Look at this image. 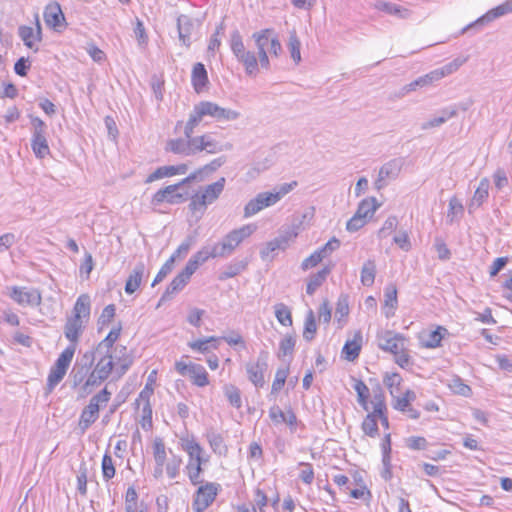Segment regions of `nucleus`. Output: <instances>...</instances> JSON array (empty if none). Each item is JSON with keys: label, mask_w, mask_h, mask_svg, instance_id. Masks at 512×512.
Returning <instances> with one entry per match:
<instances>
[{"label": "nucleus", "mask_w": 512, "mask_h": 512, "mask_svg": "<svg viewBox=\"0 0 512 512\" xmlns=\"http://www.w3.org/2000/svg\"><path fill=\"white\" fill-rule=\"evenodd\" d=\"M371 404L373 406V411L369 412L370 414H374L375 416H381L387 412L385 398L381 392L373 396Z\"/></svg>", "instance_id": "obj_62"}, {"label": "nucleus", "mask_w": 512, "mask_h": 512, "mask_svg": "<svg viewBox=\"0 0 512 512\" xmlns=\"http://www.w3.org/2000/svg\"><path fill=\"white\" fill-rule=\"evenodd\" d=\"M240 116L239 111L221 107L212 101H200L193 106L186 122L182 120L176 122L175 131L183 129L184 137L168 140L166 151L184 157L194 156L201 152L217 154L231 151L233 144L218 141L214 133L206 132L194 136V132L206 117H210L217 122H230L239 119Z\"/></svg>", "instance_id": "obj_1"}, {"label": "nucleus", "mask_w": 512, "mask_h": 512, "mask_svg": "<svg viewBox=\"0 0 512 512\" xmlns=\"http://www.w3.org/2000/svg\"><path fill=\"white\" fill-rule=\"evenodd\" d=\"M361 428L365 435L371 438L377 437L379 435L378 416L368 413L362 422Z\"/></svg>", "instance_id": "obj_43"}, {"label": "nucleus", "mask_w": 512, "mask_h": 512, "mask_svg": "<svg viewBox=\"0 0 512 512\" xmlns=\"http://www.w3.org/2000/svg\"><path fill=\"white\" fill-rule=\"evenodd\" d=\"M97 355H101L100 359L96 363L94 370L98 374L99 379L106 380L109 375L112 373L114 368V361L111 353H93Z\"/></svg>", "instance_id": "obj_30"}, {"label": "nucleus", "mask_w": 512, "mask_h": 512, "mask_svg": "<svg viewBox=\"0 0 512 512\" xmlns=\"http://www.w3.org/2000/svg\"><path fill=\"white\" fill-rule=\"evenodd\" d=\"M490 181L488 178H482L469 204V212L479 208L489 196Z\"/></svg>", "instance_id": "obj_26"}, {"label": "nucleus", "mask_w": 512, "mask_h": 512, "mask_svg": "<svg viewBox=\"0 0 512 512\" xmlns=\"http://www.w3.org/2000/svg\"><path fill=\"white\" fill-rule=\"evenodd\" d=\"M268 358V352L261 351L255 362H249L245 366L248 379L255 387H263L265 384L264 374L268 369Z\"/></svg>", "instance_id": "obj_12"}, {"label": "nucleus", "mask_w": 512, "mask_h": 512, "mask_svg": "<svg viewBox=\"0 0 512 512\" xmlns=\"http://www.w3.org/2000/svg\"><path fill=\"white\" fill-rule=\"evenodd\" d=\"M104 381H105L104 379H99L98 378V374L96 373V371L91 368V370H90V372H89V374L87 376L86 381L84 382L82 388H80V392L79 393L82 396L88 395V394L91 393V391H92V389L94 387L99 386Z\"/></svg>", "instance_id": "obj_52"}, {"label": "nucleus", "mask_w": 512, "mask_h": 512, "mask_svg": "<svg viewBox=\"0 0 512 512\" xmlns=\"http://www.w3.org/2000/svg\"><path fill=\"white\" fill-rule=\"evenodd\" d=\"M448 387L453 393L464 397H469L472 394V389L470 386L465 384L459 376H453L449 380Z\"/></svg>", "instance_id": "obj_46"}, {"label": "nucleus", "mask_w": 512, "mask_h": 512, "mask_svg": "<svg viewBox=\"0 0 512 512\" xmlns=\"http://www.w3.org/2000/svg\"><path fill=\"white\" fill-rule=\"evenodd\" d=\"M467 57H457L451 62L445 64L444 66L434 69L429 73L418 77V81L420 83V88L428 87L433 85L435 82L440 81L442 78L453 74L456 72L464 63L467 61Z\"/></svg>", "instance_id": "obj_9"}, {"label": "nucleus", "mask_w": 512, "mask_h": 512, "mask_svg": "<svg viewBox=\"0 0 512 512\" xmlns=\"http://www.w3.org/2000/svg\"><path fill=\"white\" fill-rule=\"evenodd\" d=\"M397 306H398L397 288L395 285L389 284L385 287V290H384V306H383V313L387 319L394 316Z\"/></svg>", "instance_id": "obj_25"}, {"label": "nucleus", "mask_w": 512, "mask_h": 512, "mask_svg": "<svg viewBox=\"0 0 512 512\" xmlns=\"http://www.w3.org/2000/svg\"><path fill=\"white\" fill-rule=\"evenodd\" d=\"M45 24L55 31H60L66 26L65 17L61 6L57 2L49 3L43 13Z\"/></svg>", "instance_id": "obj_19"}, {"label": "nucleus", "mask_w": 512, "mask_h": 512, "mask_svg": "<svg viewBox=\"0 0 512 512\" xmlns=\"http://www.w3.org/2000/svg\"><path fill=\"white\" fill-rule=\"evenodd\" d=\"M95 356L93 353L86 352L83 356V359H85V363H76L71 371V379L72 384L74 388H78L80 391V388H82L84 382L87 379V376L92 368L93 360Z\"/></svg>", "instance_id": "obj_18"}, {"label": "nucleus", "mask_w": 512, "mask_h": 512, "mask_svg": "<svg viewBox=\"0 0 512 512\" xmlns=\"http://www.w3.org/2000/svg\"><path fill=\"white\" fill-rule=\"evenodd\" d=\"M195 21L187 15H180L177 19L178 37L183 46L189 48L192 44V34Z\"/></svg>", "instance_id": "obj_22"}, {"label": "nucleus", "mask_w": 512, "mask_h": 512, "mask_svg": "<svg viewBox=\"0 0 512 512\" xmlns=\"http://www.w3.org/2000/svg\"><path fill=\"white\" fill-rule=\"evenodd\" d=\"M190 281V278L184 273H178L170 284L167 286L165 292L162 295L161 300L169 299L172 295L181 291Z\"/></svg>", "instance_id": "obj_39"}, {"label": "nucleus", "mask_w": 512, "mask_h": 512, "mask_svg": "<svg viewBox=\"0 0 512 512\" xmlns=\"http://www.w3.org/2000/svg\"><path fill=\"white\" fill-rule=\"evenodd\" d=\"M288 50L290 52V56L293 61L298 64L301 61V42L296 34V31L293 30L289 33L288 39Z\"/></svg>", "instance_id": "obj_44"}, {"label": "nucleus", "mask_w": 512, "mask_h": 512, "mask_svg": "<svg viewBox=\"0 0 512 512\" xmlns=\"http://www.w3.org/2000/svg\"><path fill=\"white\" fill-rule=\"evenodd\" d=\"M317 325L315 316L312 310H309L304 323L303 337L307 341H311L316 333Z\"/></svg>", "instance_id": "obj_57"}, {"label": "nucleus", "mask_w": 512, "mask_h": 512, "mask_svg": "<svg viewBox=\"0 0 512 512\" xmlns=\"http://www.w3.org/2000/svg\"><path fill=\"white\" fill-rule=\"evenodd\" d=\"M288 374H289V366L280 367L277 369V371L275 373L274 381L272 383V388H271L272 393H277L283 388V386L286 382V379L288 377Z\"/></svg>", "instance_id": "obj_59"}, {"label": "nucleus", "mask_w": 512, "mask_h": 512, "mask_svg": "<svg viewBox=\"0 0 512 512\" xmlns=\"http://www.w3.org/2000/svg\"><path fill=\"white\" fill-rule=\"evenodd\" d=\"M88 321H85L76 317H69L64 326V335L69 340V344L77 346L79 338L85 329V325Z\"/></svg>", "instance_id": "obj_23"}, {"label": "nucleus", "mask_w": 512, "mask_h": 512, "mask_svg": "<svg viewBox=\"0 0 512 512\" xmlns=\"http://www.w3.org/2000/svg\"><path fill=\"white\" fill-rule=\"evenodd\" d=\"M376 276V264L374 260H367L362 268L360 274V281L363 286L370 287L374 284Z\"/></svg>", "instance_id": "obj_41"}, {"label": "nucleus", "mask_w": 512, "mask_h": 512, "mask_svg": "<svg viewBox=\"0 0 512 512\" xmlns=\"http://www.w3.org/2000/svg\"><path fill=\"white\" fill-rule=\"evenodd\" d=\"M275 317L278 322L283 326L292 325V316L289 308L283 303L275 305Z\"/></svg>", "instance_id": "obj_58"}, {"label": "nucleus", "mask_w": 512, "mask_h": 512, "mask_svg": "<svg viewBox=\"0 0 512 512\" xmlns=\"http://www.w3.org/2000/svg\"><path fill=\"white\" fill-rule=\"evenodd\" d=\"M194 179L195 175H189L177 184L168 185L165 188L158 190L152 197V204L159 205L163 202L177 204L182 202L183 195L178 193L177 190L184 184H187Z\"/></svg>", "instance_id": "obj_11"}, {"label": "nucleus", "mask_w": 512, "mask_h": 512, "mask_svg": "<svg viewBox=\"0 0 512 512\" xmlns=\"http://www.w3.org/2000/svg\"><path fill=\"white\" fill-rule=\"evenodd\" d=\"M221 486L215 482H203L193 495L192 512H204L215 501Z\"/></svg>", "instance_id": "obj_7"}, {"label": "nucleus", "mask_w": 512, "mask_h": 512, "mask_svg": "<svg viewBox=\"0 0 512 512\" xmlns=\"http://www.w3.org/2000/svg\"><path fill=\"white\" fill-rule=\"evenodd\" d=\"M66 370L53 365L50 369V372L47 377V390L48 392H52L54 388L62 381L64 376L66 375Z\"/></svg>", "instance_id": "obj_47"}, {"label": "nucleus", "mask_w": 512, "mask_h": 512, "mask_svg": "<svg viewBox=\"0 0 512 512\" xmlns=\"http://www.w3.org/2000/svg\"><path fill=\"white\" fill-rule=\"evenodd\" d=\"M246 268V264L242 261L231 262L228 264L225 269L219 275L220 280H226L229 278H233L244 271Z\"/></svg>", "instance_id": "obj_53"}, {"label": "nucleus", "mask_w": 512, "mask_h": 512, "mask_svg": "<svg viewBox=\"0 0 512 512\" xmlns=\"http://www.w3.org/2000/svg\"><path fill=\"white\" fill-rule=\"evenodd\" d=\"M353 388L357 393L359 405H361L364 410L368 411L369 389L367 385L363 381L358 380L355 382Z\"/></svg>", "instance_id": "obj_56"}, {"label": "nucleus", "mask_w": 512, "mask_h": 512, "mask_svg": "<svg viewBox=\"0 0 512 512\" xmlns=\"http://www.w3.org/2000/svg\"><path fill=\"white\" fill-rule=\"evenodd\" d=\"M219 337L210 336L188 342V347L201 354H207L211 349H218Z\"/></svg>", "instance_id": "obj_32"}, {"label": "nucleus", "mask_w": 512, "mask_h": 512, "mask_svg": "<svg viewBox=\"0 0 512 512\" xmlns=\"http://www.w3.org/2000/svg\"><path fill=\"white\" fill-rule=\"evenodd\" d=\"M257 226L253 223L245 224L237 229L231 230L223 239L214 244V247L220 258H226L235 251V249L255 231Z\"/></svg>", "instance_id": "obj_3"}, {"label": "nucleus", "mask_w": 512, "mask_h": 512, "mask_svg": "<svg viewBox=\"0 0 512 512\" xmlns=\"http://www.w3.org/2000/svg\"><path fill=\"white\" fill-rule=\"evenodd\" d=\"M182 464V458L178 455L172 454L167 460L165 465V471L170 479H175L180 473V467Z\"/></svg>", "instance_id": "obj_55"}, {"label": "nucleus", "mask_w": 512, "mask_h": 512, "mask_svg": "<svg viewBox=\"0 0 512 512\" xmlns=\"http://www.w3.org/2000/svg\"><path fill=\"white\" fill-rule=\"evenodd\" d=\"M91 302L90 297L86 294L80 295L73 307V317L89 320L90 317Z\"/></svg>", "instance_id": "obj_38"}, {"label": "nucleus", "mask_w": 512, "mask_h": 512, "mask_svg": "<svg viewBox=\"0 0 512 512\" xmlns=\"http://www.w3.org/2000/svg\"><path fill=\"white\" fill-rule=\"evenodd\" d=\"M279 202V197L272 192L258 193L253 199L249 200L244 207V218L252 217L263 209L275 205Z\"/></svg>", "instance_id": "obj_14"}, {"label": "nucleus", "mask_w": 512, "mask_h": 512, "mask_svg": "<svg viewBox=\"0 0 512 512\" xmlns=\"http://www.w3.org/2000/svg\"><path fill=\"white\" fill-rule=\"evenodd\" d=\"M224 394L227 398V400L229 401V403L239 409L241 408L242 406V399H241V393H240V390L232 385V384H227L224 386Z\"/></svg>", "instance_id": "obj_54"}, {"label": "nucleus", "mask_w": 512, "mask_h": 512, "mask_svg": "<svg viewBox=\"0 0 512 512\" xmlns=\"http://www.w3.org/2000/svg\"><path fill=\"white\" fill-rule=\"evenodd\" d=\"M192 85L194 90L199 93L208 83V76L205 66L202 63H196L193 66L191 75Z\"/></svg>", "instance_id": "obj_36"}, {"label": "nucleus", "mask_w": 512, "mask_h": 512, "mask_svg": "<svg viewBox=\"0 0 512 512\" xmlns=\"http://www.w3.org/2000/svg\"><path fill=\"white\" fill-rule=\"evenodd\" d=\"M296 339L292 335L285 336L279 343V356L292 355Z\"/></svg>", "instance_id": "obj_64"}, {"label": "nucleus", "mask_w": 512, "mask_h": 512, "mask_svg": "<svg viewBox=\"0 0 512 512\" xmlns=\"http://www.w3.org/2000/svg\"><path fill=\"white\" fill-rule=\"evenodd\" d=\"M393 243L405 252L410 251L412 248L410 237L406 230H399L393 236Z\"/></svg>", "instance_id": "obj_61"}, {"label": "nucleus", "mask_w": 512, "mask_h": 512, "mask_svg": "<svg viewBox=\"0 0 512 512\" xmlns=\"http://www.w3.org/2000/svg\"><path fill=\"white\" fill-rule=\"evenodd\" d=\"M182 448L188 454V462H206L203 458V448L193 438L182 439Z\"/></svg>", "instance_id": "obj_31"}, {"label": "nucleus", "mask_w": 512, "mask_h": 512, "mask_svg": "<svg viewBox=\"0 0 512 512\" xmlns=\"http://www.w3.org/2000/svg\"><path fill=\"white\" fill-rule=\"evenodd\" d=\"M446 334H448V330L445 327L438 326L422 338L423 347L434 349L441 346V341Z\"/></svg>", "instance_id": "obj_40"}, {"label": "nucleus", "mask_w": 512, "mask_h": 512, "mask_svg": "<svg viewBox=\"0 0 512 512\" xmlns=\"http://www.w3.org/2000/svg\"><path fill=\"white\" fill-rule=\"evenodd\" d=\"M111 392L107 388L102 389L95 394L88 405L82 410L79 420V426L82 430L88 429L99 417V411L110 401Z\"/></svg>", "instance_id": "obj_6"}, {"label": "nucleus", "mask_w": 512, "mask_h": 512, "mask_svg": "<svg viewBox=\"0 0 512 512\" xmlns=\"http://www.w3.org/2000/svg\"><path fill=\"white\" fill-rule=\"evenodd\" d=\"M402 168V161L399 159H392L382 165L379 170L378 178L375 181V188L381 190L386 186L387 181L394 180L398 177Z\"/></svg>", "instance_id": "obj_17"}, {"label": "nucleus", "mask_w": 512, "mask_h": 512, "mask_svg": "<svg viewBox=\"0 0 512 512\" xmlns=\"http://www.w3.org/2000/svg\"><path fill=\"white\" fill-rule=\"evenodd\" d=\"M457 115V109L455 107H446L439 111L438 115L429 119L428 121L421 124L422 130H429L435 127H439L446 123L449 119Z\"/></svg>", "instance_id": "obj_27"}, {"label": "nucleus", "mask_w": 512, "mask_h": 512, "mask_svg": "<svg viewBox=\"0 0 512 512\" xmlns=\"http://www.w3.org/2000/svg\"><path fill=\"white\" fill-rule=\"evenodd\" d=\"M509 13H512V0H506L502 4L489 10L487 13H485L484 15L479 17L477 20H475L474 22L467 25L463 29V32H465L473 27H482V26L494 21L495 19L502 17L504 15H507Z\"/></svg>", "instance_id": "obj_15"}, {"label": "nucleus", "mask_w": 512, "mask_h": 512, "mask_svg": "<svg viewBox=\"0 0 512 512\" xmlns=\"http://www.w3.org/2000/svg\"><path fill=\"white\" fill-rule=\"evenodd\" d=\"M463 213L464 206L461 200H459L456 196L451 197L446 215L447 222L450 224L454 223L456 220L462 217Z\"/></svg>", "instance_id": "obj_42"}, {"label": "nucleus", "mask_w": 512, "mask_h": 512, "mask_svg": "<svg viewBox=\"0 0 512 512\" xmlns=\"http://www.w3.org/2000/svg\"><path fill=\"white\" fill-rule=\"evenodd\" d=\"M192 260L196 262L199 266L208 261L209 259L220 258L214 245L213 246H204L199 251H197L192 257Z\"/></svg>", "instance_id": "obj_48"}, {"label": "nucleus", "mask_w": 512, "mask_h": 512, "mask_svg": "<svg viewBox=\"0 0 512 512\" xmlns=\"http://www.w3.org/2000/svg\"><path fill=\"white\" fill-rule=\"evenodd\" d=\"M31 124V149L38 159H44L50 155V147L47 139V125L37 116L30 115Z\"/></svg>", "instance_id": "obj_5"}, {"label": "nucleus", "mask_w": 512, "mask_h": 512, "mask_svg": "<svg viewBox=\"0 0 512 512\" xmlns=\"http://www.w3.org/2000/svg\"><path fill=\"white\" fill-rule=\"evenodd\" d=\"M121 330V324L113 327L108 335L97 345L95 353H111V348L120 337Z\"/></svg>", "instance_id": "obj_37"}, {"label": "nucleus", "mask_w": 512, "mask_h": 512, "mask_svg": "<svg viewBox=\"0 0 512 512\" xmlns=\"http://www.w3.org/2000/svg\"><path fill=\"white\" fill-rule=\"evenodd\" d=\"M102 476L105 481H109L115 476V466L112 457L105 453L101 463Z\"/></svg>", "instance_id": "obj_60"}, {"label": "nucleus", "mask_w": 512, "mask_h": 512, "mask_svg": "<svg viewBox=\"0 0 512 512\" xmlns=\"http://www.w3.org/2000/svg\"><path fill=\"white\" fill-rule=\"evenodd\" d=\"M405 342L406 338L402 334L392 331H385L379 336V348L393 355L403 350Z\"/></svg>", "instance_id": "obj_20"}, {"label": "nucleus", "mask_w": 512, "mask_h": 512, "mask_svg": "<svg viewBox=\"0 0 512 512\" xmlns=\"http://www.w3.org/2000/svg\"><path fill=\"white\" fill-rule=\"evenodd\" d=\"M379 206L380 204L375 197H367L359 203L355 214L368 221L373 217Z\"/></svg>", "instance_id": "obj_33"}, {"label": "nucleus", "mask_w": 512, "mask_h": 512, "mask_svg": "<svg viewBox=\"0 0 512 512\" xmlns=\"http://www.w3.org/2000/svg\"><path fill=\"white\" fill-rule=\"evenodd\" d=\"M375 8L387 14L395 15L401 19H405L410 16V11L407 8H404L394 2L377 1Z\"/></svg>", "instance_id": "obj_35"}, {"label": "nucleus", "mask_w": 512, "mask_h": 512, "mask_svg": "<svg viewBox=\"0 0 512 512\" xmlns=\"http://www.w3.org/2000/svg\"><path fill=\"white\" fill-rule=\"evenodd\" d=\"M332 269L333 265H326L317 273L311 274L308 278L306 293L308 295H313L316 290L325 282Z\"/></svg>", "instance_id": "obj_29"}, {"label": "nucleus", "mask_w": 512, "mask_h": 512, "mask_svg": "<svg viewBox=\"0 0 512 512\" xmlns=\"http://www.w3.org/2000/svg\"><path fill=\"white\" fill-rule=\"evenodd\" d=\"M188 170V166L186 164L179 165H169V166H161L158 167L153 173H151L145 180L146 183H152L156 180L171 177L174 175H182L185 174Z\"/></svg>", "instance_id": "obj_24"}, {"label": "nucleus", "mask_w": 512, "mask_h": 512, "mask_svg": "<svg viewBox=\"0 0 512 512\" xmlns=\"http://www.w3.org/2000/svg\"><path fill=\"white\" fill-rule=\"evenodd\" d=\"M273 34V29L265 28L260 31L254 32L252 34V39L255 42V46L257 49V59L258 64L263 68L268 70L270 68V60L268 56V42L270 36Z\"/></svg>", "instance_id": "obj_13"}, {"label": "nucleus", "mask_w": 512, "mask_h": 512, "mask_svg": "<svg viewBox=\"0 0 512 512\" xmlns=\"http://www.w3.org/2000/svg\"><path fill=\"white\" fill-rule=\"evenodd\" d=\"M203 463L204 462H188L185 467L186 474L193 485H198L204 482L201 478Z\"/></svg>", "instance_id": "obj_45"}, {"label": "nucleus", "mask_w": 512, "mask_h": 512, "mask_svg": "<svg viewBox=\"0 0 512 512\" xmlns=\"http://www.w3.org/2000/svg\"><path fill=\"white\" fill-rule=\"evenodd\" d=\"M207 440L209 442V445L211 449L215 453H222V449L224 448V440L221 434L215 432V431H209L206 435Z\"/></svg>", "instance_id": "obj_63"}, {"label": "nucleus", "mask_w": 512, "mask_h": 512, "mask_svg": "<svg viewBox=\"0 0 512 512\" xmlns=\"http://www.w3.org/2000/svg\"><path fill=\"white\" fill-rule=\"evenodd\" d=\"M145 274V265L142 262H139L133 268L131 274L129 275L126 284H125V292L127 294H133L140 287L143 277Z\"/></svg>", "instance_id": "obj_28"}, {"label": "nucleus", "mask_w": 512, "mask_h": 512, "mask_svg": "<svg viewBox=\"0 0 512 512\" xmlns=\"http://www.w3.org/2000/svg\"><path fill=\"white\" fill-rule=\"evenodd\" d=\"M229 46L236 60L244 67L246 75L256 77L259 73L257 55L254 51L246 49L243 37L238 30L231 32Z\"/></svg>", "instance_id": "obj_2"}, {"label": "nucleus", "mask_w": 512, "mask_h": 512, "mask_svg": "<svg viewBox=\"0 0 512 512\" xmlns=\"http://www.w3.org/2000/svg\"><path fill=\"white\" fill-rule=\"evenodd\" d=\"M8 296L19 306L36 308L42 303V294L38 288L26 286L7 287Z\"/></svg>", "instance_id": "obj_8"}, {"label": "nucleus", "mask_w": 512, "mask_h": 512, "mask_svg": "<svg viewBox=\"0 0 512 512\" xmlns=\"http://www.w3.org/2000/svg\"><path fill=\"white\" fill-rule=\"evenodd\" d=\"M153 456L155 464L164 466L167 460L166 447L162 439L156 438L153 443Z\"/></svg>", "instance_id": "obj_51"}, {"label": "nucleus", "mask_w": 512, "mask_h": 512, "mask_svg": "<svg viewBox=\"0 0 512 512\" xmlns=\"http://www.w3.org/2000/svg\"><path fill=\"white\" fill-rule=\"evenodd\" d=\"M225 182V178L221 177L216 182L207 185L201 192L194 194L191 197L189 209L193 213L199 212V217H201L205 213L207 206L219 198L224 190Z\"/></svg>", "instance_id": "obj_4"}, {"label": "nucleus", "mask_w": 512, "mask_h": 512, "mask_svg": "<svg viewBox=\"0 0 512 512\" xmlns=\"http://www.w3.org/2000/svg\"><path fill=\"white\" fill-rule=\"evenodd\" d=\"M76 348L77 346L74 344H69L59 355L54 365L67 371L75 354Z\"/></svg>", "instance_id": "obj_50"}, {"label": "nucleus", "mask_w": 512, "mask_h": 512, "mask_svg": "<svg viewBox=\"0 0 512 512\" xmlns=\"http://www.w3.org/2000/svg\"><path fill=\"white\" fill-rule=\"evenodd\" d=\"M18 35L27 48L37 52L39 50L37 43L42 40V30L38 18L36 19V29L22 25L18 29Z\"/></svg>", "instance_id": "obj_21"}, {"label": "nucleus", "mask_w": 512, "mask_h": 512, "mask_svg": "<svg viewBox=\"0 0 512 512\" xmlns=\"http://www.w3.org/2000/svg\"><path fill=\"white\" fill-rule=\"evenodd\" d=\"M298 233L294 230H288L283 234L275 237L271 241L267 242L265 247L261 249L260 256L263 260H266L271 253L277 250H286L289 243L297 237Z\"/></svg>", "instance_id": "obj_16"}, {"label": "nucleus", "mask_w": 512, "mask_h": 512, "mask_svg": "<svg viewBox=\"0 0 512 512\" xmlns=\"http://www.w3.org/2000/svg\"><path fill=\"white\" fill-rule=\"evenodd\" d=\"M175 370L181 376H189L193 385L205 387L209 384V375L205 367L197 363L175 362Z\"/></svg>", "instance_id": "obj_10"}, {"label": "nucleus", "mask_w": 512, "mask_h": 512, "mask_svg": "<svg viewBox=\"0 0 512 512\" xmlns=\"http://www.w3.org/2000/svg\"><path fill=\"white\" fill-rule=\"evenodd\" d=\"M362 334L361 332L355 333L352 340H348L342 350L344 357L348 361H354L360 353L362 345Z\"/></svg>", "instance_id": "obj_34"}, {"label": "nucleus", "mask_w": 512, "mask_h": 512, "mask_svg": "<svg viewBox=\"0 0 512 512\" xmlns=\"http://www.w3.org/2000/svg\"><path fill=\"white\" fill-rule=\"evenodd\" d=\"M398 226V218L395 215H390L383 222L381 228L377 232V237L379 240H383L391 235L397 229Z\"/></svg>", "instance_id": "obj_49"}]
</instances>
